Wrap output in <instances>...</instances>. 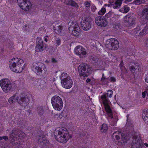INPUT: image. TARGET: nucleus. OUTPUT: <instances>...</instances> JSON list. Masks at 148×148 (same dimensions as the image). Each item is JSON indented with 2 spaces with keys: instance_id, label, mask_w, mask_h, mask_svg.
<instances>
[{
  "instance_id": "44",
  "label": "nucleus",
  "mask_w": 148,
  "mask_h": 148,
  "mask_svg": "<svg viewBox=\"0 0 148 148\" xmlns=\"http://www.w3.org/2000/svg\"><path fill=\"white\" fill-rule=\"evenodd\" d=\"M107 78H106V77L104 76V73H103L102 74V77L101 79V81L103 82H104V84H106V82H106V80H107Z\"/></svg>"
},
{
  "instance_id": "49",
  "label": "nucleus",
  "mask_w": 148,
  "mask_h": 148,
  "mask_svg": "<svg viewBox=\"0 0 148 148\" xmlns=\"http://www.w3.org/2000/svg\"><path fill=\"white\" fill-rule=\"evenodd\" d=\"M110 80L111 82H115L116 81V79L114 77H112L110 78Z\"/></svg>"
},
{
  "instance_id": "53",
  "label": "nucleus",
  "mask_w": 148,
  "mask_h": 148,
  "mask_svg": "<svg viewBox=\"0 0 148 148\" xmlns=\"http://www.w3.org/2000/svg\"><path fill=\"white\" fill-rule=\"evenodd\" d=\"M48 37V36H46L44 37V40L45 42H47L48 41V39H47V38Z\"/></svg>"
},
{
  "instance_id": "26",
  "label": "nucleus",
  "mask_w": 148,
  "mask_h": 148,
  "mask_svg": "<svg viewBox=\"0 0 148 148\" xmlns=\"http://www.w3.org/2000/svg\"><path fill=\"white\" fill-rule=\"evenodd\" d=\"M132 142L133 143H138L140 144L142 143V140L141 139L139 135L137 134H134L132 136Z\"/></svg>"
},
{
  "instance_id": "11",
  "label": "nucleus",
  "mask_w": 148,
  "mask_h": 148,
  "mask_svg": "<svg viewBox=\"0 0 148 148\" xmlns=\"http://www.w3.org/2000/svg\"><path fill=\"white\" fill-rule=\"evenodd\" d=\"M0 85L3 90L5 93L9 92L12 89V85L10 81L8 79H5L0 81Z\"/></svg>"
},
{
  "instance_id": "19",
  "label": "nucleus",
  "mask_w": 148,
  "mask_h": 148,
  "mask_svg": "<svg viewBox=\"0 0 148 148\" xmlns=\"http://www.w3.org/2000/svg\"><path fill=\"white\" fill-rule=\"evenodd\" d=\"M38 42L36 44L35 50L37 52H41L44 50V44L43 41L39 38H37L36 41Z\"/></svg>"
},
{
  "instance_id": "37",
  "label": "nucleus",
  "mask_w": 148,
  "mask_h": 148,
  "mask_svg": "<svg viewBox=\"0 0 148 148\" xmlns=\"http://www.w3.org/2000/svg\"><path fill=\"white\" fill-rule=\"evenodd\" d=\"M143 15H145V19L148 20V9H145L142 11Z\"/></svg>"
},
{
  "instance_id": "33",
  "label": "nucleus",
  "mask_w": 148,
  "mask_h": 148,
  "mask_svg": "<svg viewBox=\"0 0 148 148\" xmlns=\"http://www.w3.org/2000/svg\"><path fill=\"white\" fill-rule=\"evenodd\" d=\"M148 32V25L147 24L145 27L139 33L140 36H142L146 34Z\"/></svg>"
},
{
  "instance_id": "38",
  "label": "nucleus",
  "mask_w": 148,
  "mask_h": 148,
  "mask_svg": "<svg viewBox=\"0 0 148 148\" xmlns=\"http://www.w3.org/2000/svg\"><path fill=\"white\" fill-rule=\"evenodd\" d=\"M55 41L54 43L56 47H58L60 45L61 43V40L59 38H55Z\"/></svg>"
},
{
  "instance_id": "7",
  "label": "nucleus",
  "mask_w": 148,
  "mask_h": 148,
  "mask_svg": "<svg viewBox=\"0 0 148 148\" xmlns=\"http://www.w3.org/2000/svg\"><path fill=\"white\" fill-rule=\"evenodd\" d=\"M51 102L53 108L56 110L60 111L63 106L62 99L57 95L53 96L51 98Z\"/></svg>"
},
{
  "instance_id": "23",
  "label": "nucleus",
  "mask_w": 148,
  "mask_h": 148,
  "mask_svg": "<svg viewBox=\"0 0 148 148\" xmlns=\"http://www.w3.org/2000/svg\"><path fill=\"white\" fill-rule=\"evenodd\" d=\"M64 3L66 5L78 8L79 6L77 3L73 0H63Z\"/></svg>"
},
{
  "instance_id": "2",
  "label": "nucleus",
  "mask_w": 148,
  "mask_h": 148,
  "mask_svg": "<svg viewBox=\"0 0 148 148\" xmlns=\"http://www.w3.org/2000/svg\"><path fill=\"white\" fill-rule=\"evenodd\" d=\"M29 101V98L26 94L22 93L19 95L17 93L14 94L9 98L8 101L10 103H14L17 101L23 109H27L28 110Z\"/></svg>"
},
{
  "instance_id": "47",
  "label": "nucleus",
  "mask_w": 148,
  "mask_h": 148,
  "mask_svg": "<svg viewBox=\"0 0 148 148\" xmlns=\"http://www.w3.org/2000/svg\"><path fill=\"white\" fill-rule=\"evenodd\" d=\"M133 3L136 5L140 4L141 3V0H135L133 2Z\"/></svg>"
},
{
  "instance_id": "12",
  "label": "nucleus",
  "mask_w": 148,
  "mask_h": 148,
  "mask_svg": "<svg viewBox=\"0 0 148 148\" xmlns=\"http://www.w3.org/2000/svg\"><path fill=\"white\" fill-rule=\"evenodd\" d=\"M125 17L127 18L126 25L128 27L134 26L136 23V15L132 12L129 13Z\"/></svg>"
},
{
  "instance_id": "30",
  "label": "nucleus",
  "mask_w": 148,
  "mask_h": 148,
  "mask_svg": "<svg viewBox=\"0 0 148 148\" xmlns=\"http://www.w3.org/2000/svg\"><path fill=\"white\" fill-rule=\"evenodd\" d=\"M37 111L38 114L41 116L44 113V109L42 106H38L37 108Z\"/></svg>"
},
{
  "instance_id": "32",
  "label": "nucleus",
  "mask_w": 148,
  "mask_h": 148,
  "mask_svg": "<svg viewBox=\"0 0 148 148\" xmlns=\"http://www.w3.org/2000/svg\"><path fill=\"white\" fill-rule=\"evenodd\" d=\"M108 129L107 125L105 123H103L101 127L100 130L101 132L106 133Z\"/></svg>"
},
{
  "instance_id": "20",
  "label": "nucleus",
  "mask_w": 148,
  "mask_h": 148,
  "mask_svg": "<svg viewBox=\"0 0 148 148\" xmlns=\"http://www.w3.org/2000/svg\"><path fill=\"white\" fill-rule=\"evenodd\" d=\"M113 95V91L110 90L107 91V92L103 94L101 96V101L108 102V99L107 97H111Z\"/></svg>"
},
{
  "instance_id": "9",
  "label": "nucleus",
  "mask_w": 148,
  "mask_h": 148,
  "mask_svg": "<svg viewBox=\"0 0 148 148\" xmlns=\"http://www.w3.org/2000/svg\"><path fill=\"white\" fill-rule=\"evenodd\" d=\"M68 25L69 26V29L70 33L71 32L72 34L76 37L79 36L80 34V28L76 22H69Z\"/></svg>"
},
{
  "instance_id": "27",
  "label": "nucleus",
  "mask_w": 148,
  "mask_h": 148,
  "mask_svg": "<svg viewBox=\"0 0 148 148\" xmlns=\"http://www.w3.org/2000/svg\"><path fill=\"white\" fill-rule=\"evenodd\" d=\"M144 146L143 142L142 141V143L140 144L138 143H133L131 144V148H142Z\"/></svg>"
},
{
  "instance_id": "61",
  "label": "nucleus",
  "mask_w": 148,
  "mask_h": 148,
  "mask_svg": "<svg viewBox=\"0 0 148 148\" xmlns=\"http://www.w3.org/2000/svg\"><path fill=\"white\" fill-rule=\"evenodd\" d=\"M123 1V0H121V3L122 1Z\"/></svg>"
},
{
  "instance_id": "56",
  "label": "nucleus",
  "mask_w": 148,
  "mask_h": 148,
  "mask_svg": "<svg viewBox=\"0 0 148 148\" xmlns=\"http://www.w3.org/2000/svg\"><path fill=\"white\" fill-rule=\"evenodd\" d=\"M109 2L110 3H113V1H112L111 0H110L109 1Z\"/></svg>"
},
{
  "instance_id": "18",
  "label": "nucleus",
  "mask_w": 148,
  "mask_h": 148,
  "mask_svg": "<svg viewBox=\"0 0 148 148\" xmlns=\"http://www.w3.org/2000/svg\"><path fill=\"white\" fill-rule=\"evenodd\" d=\"M109 40V49L114 50L117 49L119 46L118 40L115 38L110 39Z\"/></svg>"
},
{
  "instance_id": "42",
  "label": "nucleus",
  "mask_w": 148,
  "mask_h": 148,
  "mask_svg": "<svg viewBox=\"0 0 148 148\" xmlns=\"http://www.w3.org/2000/svg\"><path fill=\"white\" fill-rule=\"evenodd\" d=\"M25 123L23 120H22L21 121H19L18 123V124L21 127H23L25 126Z\"/></svg>"
},
{
  "instance_id": "52",
  "label": "nucleus",
  "mask_w": 148,
  "mask_h": 148,
  "mask_svg": "<svg viewBox=\"0 0 148 148\" xmlns=\"http://www.w3.org/2000/svg\"><path fill=\"white\" fill-rule=\"evenodd\" d=\"M145 82L148 83V74L145 76Z\"/></svg>"
},
{
  "instance_id": "50",
  "label": "nucleus",
  "mask_w": 148,
  "mask_h": 148,
  "mask_svg": "<svg viewBox=\"0 0 148 148\" xmlns=\"http://www.w3.org/2000/svg\"><path fill=\"white\" fill-rule=\"evenodd\" d=\"M129 114H127V124L128 123L129 124V122H130V120L129 119Z\"/></svg>"
},
{
  "instance_id": "57",
  "label": "nucleus",
  "mask_w": 148,
  "mask_h": 148,
  "mask_svg": "<svg viewBox=\"0 0 148 148\" xmlns=\"http://www.w3.org/2000/svg\"><path fill=\"white\" fill-rule=\"evenodd\" d=\"M144 145L146 146L147 147H148V144H147V143H145V144H144Z\"/></svg>"
},
{
  "instance_id": "8",
  "label": "nucleus",
  "mask_w": 148,
  "mask_h": 148,
  "mask_svg": "<svg viewBox=\"0 0 148 148\" xmlns=\"http://www.w3.org/2000/svg\"><path fill=\"white\" fill-rule=\"evenodd\" d=\"M78 71L80 76H88L92 71V68L86 64H82L79 66Z\"/></svg>"
},
{
  "instance_id": "46",
  "label": "nucleus",
  "mask_w": 148,
  "mask_h": 148,
  "mask_svg": "<svg viewBox=\"0 0 148 148\" xmlns=\"http://www.w3.org/2000/svg\"><path fill=\"white\" fill-rule=\"evenodd\" d=\"M84 5L86 7L89 8L90 6V3L89 1H86L85 2Z\"/></svg>"
},
{
  "instance_id": "22",
  "label": "nucleus",
  "mask_w": 148,
  "mask_h": 148,
  "mask_svg": "<svg viewBox=\"0 0 148 148\" xmlns=\"http://www.w3.org/2000/svg\"><path fill=\"white\" fill-rule=\"evenodd\" d=\"M120 131H118L114 133L112 136V138L114 139L115 143L116 145H119L120 143L119 139Z\"/></svg>"
},
{
  "instance_id": "58",
  "label": "nucleus",
  "mask_w": 148,
  "mask_h": 148,
  "mask_svg": "<svg viewBox=\"0 0 148 148\" xmlns=\"http://www.w3.org/2000/svg\"><path fill=\"white\" fill-rule=\"evenodd\" d=\"M132 0H125V1H127V2H130Z\"/></svg>"
},
{
  "instance_id": "40",
  "label": "nucleus",
  "mask_w": 148,
  "mask_h": 148,
  "mask_svg": "<svg viewBox=\"0 0 148 148\" xmlns=\"http://www.w3.org/2000/svg\"><path fill=\"white\" fill-rule=\"evenodd\" d=\"M124 11L122 10H121V12H122L123 13H127L130 10V8L128 7L127 5H125L123 7Z\"/></svg>"
},
{
  "instance_id": "29",
  "label": "nucleus",
  "mask_w": 148,
  "mask_h": 148,
  "mask_svg": "<svg viewBox=\"0 0 148 148\" xmlns=\"http://www.w3.org/2000/svg\"><path fill=\"white\" fill-rule=\"evenodd\" d=\"M142 117L145 122L148 124V110L143 111L142 114Z\"/></svg>"
},
{
  "instance_id": "4",
  "label": "nucleus",
  "mask_w": 148,
  "mask_h": 148,
  "mask_svg": "<svg viewBox=\"0 0 148 148\" xmlns=\"http://www.w3.org/2000/svg\"><path fill=\"white\" fill-rule=\"evenodd\" d=\"M23 63V60L18 58L11 59L9 62V66L10 70L14 72L20 73L22 72L24 68L22 66Z\"/></svg>"
},
{
  "instance_id": "3",
  "label": "nucleus",
  "mask_w": 148,
  "mask_h": 148,
  "mask_svg": "<svg viewBox=\"0 0 148 148\" xmlns=\"http://www.w3.org/2000/svg\"><path fill=\"white\" fill-rule=\"evenodd\" d=\"M56 140L60 143H65L72 138L67 129L64 127H57L54 132Z\"/></svg>"
},
{
  "instance_id": "31",
  "label": "nucleus",
  "mask_w": 148,
  "mask_h": 148,
  "mask_svg": "<svg viewBox=\"0 0 148 148\" xmlns=\"http://www.w3.org/2000/svg\"><path fill=\"white\" fill-rule=\"evenodd\" d=\"M112 8L114 9H117L120 7V0H116L115 3L112 4Z\"/></svg>"
},
{
  "instance_id": "41",
  "label": "nucleus",
  "mask_w": 148,
  "mask_h": 148,
  "mask_svg": "<svg viewBox=\"0 0 148 148\" xmlns=\"http://www.w3.org/2000/svg\"><path fill=\"white\" fill-rule=\"evenodd\" d=\"M146 94L147 96V99H148V86L146 88V90L145 92L142 93V95L143 98H144L145 97Z\"/></svg>"
},
{
  "instance_id": "34",
  "label": "nucleus",
  "mask_w": 148,
  "mask_h": 148,
  "mask_svg": "<svg viewBox=\"0 0 148 148\" xmlns=\"http://www.w3.org/2000/svg\"><path fill=\"white\" fill-rule=\"evenodd\" d=\"M121 134V140L123 141V143L126 142L127 141L129 140V137L127 136V135H125L123 133Z\"/></svg>"
},
{
  "instance_id": "28",
  "label": "nucleus",
  "mask_w": 148,
  "mask_h": 148,
  "mask_svg": "<svg viewBox=\"0 0 148 148\" xmlns=\"http://www.w3.org/2000/svg\"><path fill=\"white\" fill-rule=\"evenodd\" d=\"M36 136H38V141L40 143H47V140H46V138L45 136L42 133H41L40 135H37Z\"/></svg>"
},
{
  "instance_id": "51",
  "label": "nucleus",
  "mask_w": 148,
  "mask_h": 148,
  "mask_svg": "<svg viewBox=\"0 0 148 148\" xmlns=\"http://www.w3.org/2000/svg\"><path fill=\"white\" fill-rule=\"evenodd\" d=\"M51 60V62L53 63H56L57 62V60L54 58H52Z\"/></svg>"
},
{
  "instance_id": "21",
  "label": "nucleus",
  "mask_w": 148,
  "mask_h": 148,
  "mask_svg": "<svg viewBox=\"0 0 148 148\" xmlns=\"http://www.w3.org/2000/svg\"><path fill=\"white\" fill-rule=\"evenodd\" d=\"M119 15L114 14V16H113L112 19H111L110 20L115 23L114 27L117 29L120 28V24L119 22L118 23H117L116 22L118 21V20L120 17Z\"/></svg>"
},
{
  "instance_id": "6",
  "label": "nucleus",
  "mask_w": 148,
  "mask_h": 148,
  "mask_svg": "<svg viewBox=\"0 0 148 148\" xmlns=\"http://www.w3.org/2000/svg\"><path fill=\"white\" fill-rule=\"evenodd\" d=\"M61 84L64 88L66 89L71 88L73 85V81L67 73H63L60 76Z\"/></svg>"
},
{
  "instance_id": "36",
  "label": "nucleus",
  "mask_w": 148,
  "mask_h": 148,
  "mask_svg": "<svg viewBox=\"0 0 148 148\" xmlns=\"http://www.w3.org/2000/svg\"><path fill=\"white\" fill-rule=\"evenodd\" d=\"M121 70L122 71V73H127V70L125 66H123V65H124L123 61L122 60L121 61Z\"/></svg>"
},
{
  "instance_id": "63",
  "label": "nucleus",
  "mask_w": 148,
  "mask_h": 148,
  "mask_svg": "<svg viewBox=\"0 0 148 148\" xmlns=\"http://www.w3.org/2000/svg\"><path fill=\"white\" fill-rule=\"evenodd\" d=\"M119 12H120V9H119Z\"/></svg>"
},
{
  "instance_id": "45",
  "label": "nucleus",
  "mask_w": 148,
  "mask_h": 148,
  "mask_svg": "<svg viewBox=\"0 0 148 148\" xmlns=\"http://www.w3.org/2000/svg\"><path fill=\"white\" fill-rule=\"evenodd\" d=\"M3 139H4L5 141H7L8 139V138L7 136H0V141H1Z\"/></svg>"
},
{
  "instance_id": "54",
  "label": "nucleus",
  "mask_w": 148,
  "mask_h": 148,
  "mask_svg": "<svg viewBox=\"0 0 148 148\" xmlns=\"http://www.w3.org/2000/svg\"><path fill=\"white\" fill-rule=\"evenodd\" d=\"M91 81V79H89V78H87L86 80V83H89V82H90Z\"/></svg>"
},
{
  "instance_id": "25",
  "label": "nucleus",
  "mask_w": 148,
  "mask_h": 148,
  "mask_svg": "<svg viewBox=\"0 0 148 148\" xmlns=\"http://www.w3.org/2000/svg\"><path fill=\"white\" fill-rule=\"evenodd\" d=\"M130 70L132 71H134V72L136 73L137 72L139 71L140 68L138 64V63H132L130 66Z\"/></svg>"
},
{
  "instance_id": "60",
  "label": "nucleus",
  "mask_w": 148,
  "mask_h": 148,
  "mask_svg": "<svg viewBox=\"0 0 148 148\" xmlns=\"http://www.w3.org/2000/svg\"><path fill=\"white\" fill-rule=\"evenodd\" d=\"M2 148H9L8 147H2Z\"/></svg>"
},
{
  "instance_id": "1",
  "label": "nucleus",
  "mask_w": 148,
  "mask_h": 148,
  "mask_svg": "<svg viewBox=\"0 0 148 148\" xmlns=\"http://www.w3.org/2000/svg\"><path fill=\"white\" fill-rule=\"evenodd\" d=\"M25 135L23 132L18 129H14L10 134L9 141L13 145L19 146L24 143L23 139Z\"/></svg>"
},
{
  "instance_id": "24",
  "label": "nucleus",
  "mask_w": 148,
  "mask_h": 148,
  "mask_svg": "<svg viewBox=\"0 0 148 148\" xmlns=\"http://www.w3.org/2000/svg\"><path fill=\"white\" fill-rule=\"evenodd\" d=\"M91 60L92 63L96 66L98 67L100 66L101 60V59H99L97 57H93L91 59Z\"/></svg>"
},
{
  "instance_id": "13",
  "label": "nucleus",
  "mask_w": 148,
  "mask_h": 148,
  "mask_svg": "<svg viewBox=\"0 0 148 148\" xmlns=\"http://www.w3.org/2000/svg\"><path fill=\"white\" fill-rule=\"evenodd\" d=\"M17 1L19 7L24 11H28L32 8V3L29 0H17Z\"/></svg>"
},
{
  "instance_id": "59",
  "label": "nucleus",
  "mask_w": 148,
  "mask_h": 148,
  "mask_svg": "<svg viewBox=\"0 0 148 148\" xmlns=\"http://www.w3.org/2000/svg\"><path fill=\"white\" fill-rule=\"evenodd\" d=\"M145 0H141V3H142Z\"/></svg>"
},
{
  "instance_id": "64",
  "label": "nucleus",
  "mask_w": 148,
  "mask_h": 148,
  "mask_svg": "<svg viewBox=\"0 0 148 148\" xmlns=\"http://www.w3.org/2000/svg\"><path fill=\"white\" fill-rule=\"evenodd\" d=\"M46 62H48L47 61V60H46Z\"/></svg>"
},
{
  "instance_id": "43",
  "label": "nucleus",
  "mask_w": 148,
  "mask_h": 148,
  "mask_svg": "<svg viewBox=\"0 0 148 148\" xmlns=\"http://www.w3.org/2000/svg\"><path fill=\"white\" fill-rule=\"evenodd\" d=\"M63 116V114L62 113L60 114H56L55 116V117H57L58 119H61Z\"/></svg>"
},
{
  "instance_id": "62",
  "label": "nucleus",
  "mask_w": 148,
  "mask_h": 148,
  "mask_svg": "<svg viewBox=\"0 0 148 148\" xmlns=\"http://www.w3.org/2000/svg\"><path fill=\"white\" fill-rule=\"evenodd\" d=\"M25 27H27V25H25Z\"/></svg>"
},
{
  "instance_id": "48",
  "label": "nucleus",
  "mask_w": 148,
  "mask_h": 148,
  "mask_svg": "<svg viewBox=\"0 0 148 148\" xmlns=\"http://www.w3.org/2000/svg\"><path fill=\"white\" fill-rule=\"evenodd\" d=\"M140 30V27L139 26H137V27L134 29V32H136V34ZM135 33L136 34V33Z\"/></svg>"
},
{
  "instance_id": "39",
  "label": "nucleus",
  "mask_w": 148,
  "mask_h": 148,
  "mask_svg": "<svg viewBox=\"0 0 148 148\" xmlns=\"http://www.w3.org/2000/svg\"><path fill=\"white\" fill-rule=\"evenodd\" d=\"M113 16H114V14L111 11H110L108 13H106L105 15L106 17L107 18H110V20L112 19Z\"/></svg>"
},
{
  "instance_id": "5",
  "label": "nucleus",
  "mask_w": 148,
  "mask_h": 148,
  "mask_svg": "<svg viewBox=\"0 0 148 148\" xmlns=\"http://www.w3.org/2000/svg\"><path fill=\"white\" fill-rule=\"evenodd\" d=\"M102 102L106 112L107 118L109 124L112 126L116 125L118 120L117 116L115 114H113L112 110L108 105V102Z\"/></svg>"
},
{
  "instance_id": "16",
  "label": "nucleus",
  "mask_w": 148,
  "mask_h": 148,
  "mask_svg": "<svg viewBox=\"0 0 148 148\" xmlns=\"http://www.w3.org/2000/svg\"><path fill=\"white\" fill-rule=\"evenodd\" d=\"M91 19L87 17L82 20L81 22V24L83 29L86 31L89 30L91 27Z\"/></svg>"
},
{
  "instance_id": "55",
  "label": "nucleus",
  "mask_w": 148,
  "mask_h": 148,
  "mask_svg": "<svg viewBox=\"0 0 148 148\" xmlns=\"http://www.w3.org/2000/svg\"><path fill=\"white\" fill-rule=\"evenodd\" d=\"M145 44L146 47L148 48V40L146 41Z\"/></svg>"
},
{
  "instance_id": "10",
  "label": "nucleus",
  "mask_w": 148,
  "mask_h": 148,
  "mask_svg": "<svg viewBox=\"0 0 148 148\" xmlns=\"http://www.w3.org/2000/svg\"><path fill=\"white\" fill-rule=\"evenodd\" d=\"M32 70L37 75H41L42 74L44 70V73L46 72L47 70L45 65L41 62H38L35 64H33L32 67Z\"/></svg>"
},
{
  "instance_id": "17",
  "label": "nucleus",
  "mask_w": 148,
  "mask_h": 148,
  "mask_svg": "<svg viewBox=\"0 0 148 148\" xmlns=\"http://www.w3.org/2000/svg\"><path fill=\"white\" fill-rule=\"evenodd\" d=\"M75 52L80 58H83L87 54L85 49L81 46L76 47L75 49Z\"/></svg>"
},
{
  "instance_id": "35",
  "label": "nucleus",
  "mask_w": 148,
  "mask_h": 148,
  "mask_svg": "<svg viewBox=\"0 0 148 148\" xmlns=\"http://www.w3.org/2000/svg\"><path fill=\"white\" fill-rule=\"evenodd\" d=\"M106 9L104 6H103L101 10H100L98 12V15H103L106 13Z\"/></svg>"
},
{
  "instance_id": "14",
  "label": "nucleus",
  "mask_w": 148,
  "mask_h": 148,
  "mask_svg": "<svg viewBox=\"0 0 148 148\" xmlns=\"http://www.w3.org/2000/svg\"><path fill=\"white\" fill-rule=\"evenodd\" d=\"M54 32L60 36L64 34V27L62 24H60L59 21H56L53 24Z\"/></svg>"
},
{
  "instance_id": "15",
  "label": "nucleus",
  "mask_w": 148,
  "mask_h": 148,
  "mask_svg": "<svg viewBox=\"0 0 148 148\" xmlns=\"http://www.w3.org/2000/svg\"><path fill=\"white\" fill-rule=\"evenodd\" d=\"M95 23L97 25L101 27H105L108 24V22L106 19L103 16H98L96 17Z\"/></svg>"
}]
</instances>
